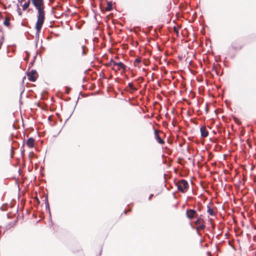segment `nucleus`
<instances>
[{
	"instance_id": "nucleus-22",
	"label": "nucleus",
	"mask_w": 256,
	"mask_h": 256,
	"mask_svg": "<svg viewBox=\"0 0 256 256\" xmlns=\"http://www.w3.org/2000/svg\"><path fill=\"white\" fill-rule=\"evenodd\" d=\"M114 62V60L112 59H111L109 62V64L112 65V63Z\"/></svg>"
},
{
	"instance_id": "nucleus-13",
	"label": "nucleus",
	"mask_w": 256,
	"mask_h": 256,
	"mask_svg": "<svg viewBox=\"0 0 256 256\" xmlns=\"http://www.w3.org/2000/svg\"><path fill=\"white\" fill-rule=\"evenodd\" d=\"M112 2H111V1L108 2V4H107V6L106 8V10L108 12L112 10Z\"/></svg>"
},
{
	"instance_id": "nucleus-6",
	"label": "nucleus",
	"mask_w": 256,
	"mask_h": 256,
	"mask_svg": "<svg viewBox=\"0 0 256 256\" xmlns=\"http://www.w3.org/2000/svg\"><path fill=\"white\" fill-rule=\"evenodd\" d=\"M231 45L232 48L234 50H240L243 46L238 40L234 41Z\"/></svg>"
},
{
	"instance_id": "nucleus-7",
	"label": "nucleus",
	"mask_w": 256,
	"mask_h": 256,
	"mask_svg": "<svg viewBox=\"0 0 256 256\" xmlns=\"http://www.w3.org/2000/svg\"><path fill=\"white\" fill-rule=\"evenodd\" d=\"M154 138L156 140L158 143L160 144H164V141L160 137L158 132L154 129Z\"/></svg>"
},
{
	"instance_id": "nucleus-12",
	"label": "nucleus",
	"mask_w": 256,
	"mask_h": 256,
	"mask_svg": "<svg viewBox=\"0 0 256 256\" xmlns=\"http://www.w3.org/2000/svg\"><path fill=\"white\" fill-rule=\"evenodd\" d=\"M30 0H28L22 6V10H26L30 6Z\"/></svg>"
},
{
	"instance_id": "nucleus-11",
	"label": "nucleus",
	"mask_w": 256,
	"mask_h": 256,
	"mask_svg": "<svg viewBox=\"0 0 256 256\" xmlns=\"http://www.w3.org/2000/svg\"><path fill=\"white\" fill-rule=\"evenodd\" d=\"M204 220L202 218V216H200L197 218L194 223L196 225L198 226V224L204 223Z\"/></svg>"
},
{
	"instance_id": "nucleus-25",
	"label": "nucleus",
	"mask_w": 256,
	"mask_h": 256,
	"mask_svg": "<svg viewBox=\"0 0 256 256\" xmlns=\"http://www.w3.org/2000/svg\"><path fill=\"white\" fill-rule=\"evenodd\" d=\"M153 196V194H151L149 197H148V200H150L152 199V197Z\"/></svg>"
},
{
	"instance_id": "nucleus-3",
	"label": "nucleus",
	"mask_w": 256,
	"mask_h": 256,
	"mask_svg": "<svg viewBox=\"0 0 256 256\" xmlns=\"http://www.w3.org/2000/svg\"><path fill=\"white\" fill-rule=\"evenodd\" d=\"M84 48L85 46L84 44H78L76 46L75 50L77 53L80 54L81 56H82L86 54Z\"/></svg>"
},
{
	"instance_id": "nucleus-21",
	"label": "nucleus",
	"mask_w": 256,
	"mask_h": 256,
	"mask_svg": "<svg viewBox=\"0 0 256 256\" xmlns=\"http://www.w3.org/2000/svg\"><path fill=\"white\" fill-rule=\"evenodd\" d=\"M18 14L19 16H22V11L20 10V8H18Z\"/></svg>"
},
{
	"instance_id": "nucleus-10",
	"label": "nucleus",
	"mask_w": 256,
	"mask_h": 256,
	"mask_svg": "<svg viewBox=\"0 0 256 256\" xmlns=\"http://www.w3.org/2000/svg\"><path fill=\"white\" fill-rule=\"evenodd\" d=\"M118 68L117 70H120L121 69L123 70H125L126 69V65L123 64L122 62H118Z\"/></svg>"
},
{
	"instance_id": "nucleus-1",
	"label": "nucleus",
	"mask_w": 256,
	"mask_h": 256,
	"mask_svg": "<svg viewBox=\"0 0 256 256\" xmlns=\"http://www.w3.org/2000/svg\"><path fill=\"white\" fill-rule=\"evenodd\" d=\"M32 4L38 10V20L36 24V35L38 36L45 18L44 2L42 0H30Z\"/></svg>"
},
{
	"instance_id": "nucleus-17",
	"label": "nucleus",
	"mask_w": 256,
	"mask_h": 256,
	"mask_svg": "<svg viewBox=\"0 0 256 256\" xmlns=\"http://www.w3.org/2000/svg\"><path fill=\"white\" fill-rule=\"evenodd\" d=\"M141 62V59L140 58H136L134 62V64L135 66H138V64L140 63Z\"/></svg>"
},
{
	"instance_id": "nucleus-4",
	"label": "nucleus",
	"mask_w": 256,
	"mask_h": 256,
	"mask_svg": "<svg viewBox=\"0 0 256 256\" xmlns=\"http://www.w3.org/2000/svg\"><path fill=\"white\" fill-rule=\"evenodd\" d=\"M186 216L188 218L192 220L197 216V213L194 210L190 209L186 210Z\"/></svg>"
},
{
	"instance_id": "nucleus-9",
	"label": "nucleus",
	"mask_w": 256,
	"mask_h": 256,
	"mask_svg": "<svg viewBox=\"0 0 256 256\" xmlns=\"http://www.w3.org/2000/svg\"><path fill=\"white\" fill-rule=\"evenodd\" d=\"M34 140L32 138H28L26 140V144L29 148H32L34 146Z\"/></svg>"
},
{
	"instance_id": "nucleus-24",
	"label": "nucleus",
	"mask_w": 256,
	"mask_h": 256,
	"mask_svg": "<svg viewBox=\"0 0 256 256\" xmlns=\"http://www.w3.org/2000/svg\"><path fill=\"white\" fill-rule=\"evenodd\" d=\"M44 204H46V202H48V198L46 197L45 198H44Z\"/></svg>"
},
{
	"instance_id": "nucleus-26",
	"label": "nucleus",
	"mask_w": 256,
	"mask_h": 256,
	"mask_svg": "<svg viewBox=\"0 0 256 256\" xmlns=\"http://www.w3.org/2000/svg\"><path fill=\"white\" fill-rule=\"evenodd\" d=\"M2 42H2V41H0V49L1 48V47H2Z\"/></svg>"
},
{
	"instance_id": "nucleus-23",
	"label": "nucleus",
	"mask_w": 256,
	"mask_h": 256,
	"mask_svg": "<svg viewBox=\"0 0 256 256\" xmlns=\"http://www.w3.org/2000/svg\"><path fill=\"white\" fill-rule=\"evenodd\" d=\"M118 63L117 62H116L115 61H114L112 63V65H114V66H118Z\"/></svg>"
},
{
	"instance_id": "nucleus-18",
	"label": "nucleus",
	"mask_w": 256,
	"mask_h": 256,
	"mask_svg": "<svg viewBox=\"0 0 256 256\" xmlns=\"http://www.w3.org/2000/svg\"><path fill=\"white\" fill-rule=\"evenodd\" d=\"M128 86L131 90H136V88L134 86V84L132 82L128 83Z\"/></svg>"
},
{
	"instance_id": "nucleus-27",
	"label": "nucleus",
	"mask_w": 256,
	"mask_h": 256,
	"mask_svg": "<svg viewBox=\"0 0 256 256\" xmlns=\"http://www.w3.org/2000/svg\"><path fill=\"white\" fill-rule=\"evenodd\" d=\"M112 68V70H115L114 68Z\"/></svg>"
},
{
	"instance_id": "nucleus-20",
	"label": "nucleus",
	"mask_w": 256,
	"mask_h": 256,
	"mask_svg": "<svg viewBox=\"0 0 256 256\" xmlns=\"http://www.w3.org/2000/svg\"><path fill=\"white\" fill-rule=\"evenodd\" d=\"M36 56H34L33 60H32V62H30V65H32H32L33 64H34V60H35V58H36Z\"/></svg>"
},
{
	"instance_id": "nucleus-15",
	"label": "nucleus",
	"mask_w": 256,
	"mask_h": 256,
	"mask_svg": "<svg viewBox=\"0 0 256 256\" xmlns=\"http://www.w3.org/2000/svg\"><path fill=\"white\" fill-rule=\"evenodd\" d=\"M10 18L8 17H6L4 22V24L6 26H9L10 25Z\"/></svg>"
},
{
	"instance_id": "nucleus-8",
	"label": "nucleus",
	"mask_w": 256,
	"mask_h": 256,
	"mask_svg": "<svg viewBox=\"0 0 256 256\" xmlns=\"http://www.w3.org/2000/svg\"><path fill=\"white\" fill-rule=\"evenodd\" d=\"M200 135L202 137L206 138L208 136V132L205 126H202L200 128Z\"/></svg>"
},
{
	"instance_id": "nucleus-5",
	"label": "nucleus",
	"mask_w": 256,
	"mask_h": 256,
	"mask_svg": "<svg viewBox=\"0 0 256 256\" xmlns=\"http://www.w3.org/2000/svg\"><path fill=\"white\" fill-rule=\"evenodd\" d=\"M36 74V70H32L30 72H28L27 76L28 80L32 82H35L37 78L36 76H35Z\"/></svg>"
},
{
	"instance_id": "nucleus-19",
	"label": "nucleus",
	"mask_w": 256,
	"mask_h": 256,
	"mask_svg": "<svg viewBox=\"0 0 256 256\" xmlns=\"http://www.w3.org/2000/svg\"><path fill=\"white\" fill-rule=\"evenodd\" d=\"M45 206H46V210H48L50 212V208L48 202H46L45 204Z\"/></svg>"
},
{
	"instance_id": "nucleus-14",
	"label": "nucleus",
	"mask_w": 256,
	"mask_h": 256,
	"mask_svg": "<svg viewBox=\"0 0 256 256\" xmlns=\"http://www.w3.org/2000/svg\"><path fill=\"white\" fill-rule=\"evenodd\" d=\"M207 212L210 215L212 216H215L216 213L214 212V210L212 209L209 206H207Z\"/></svg>"
},
{
	"instance_id": "nucleus-2",
	"label": "nucleus",
	"mask_w": 256,
	"mask_h": 256,
	"mask_svg": "<svg viewBox=\"0 0 256 256\" xmlns=\"http://www.w3.org/2000/svg\"><path fill=\"white\" fill-rule=\"evenodd\" d=\"M178 190L182 192H186L188 188V184L187 181L185 180H180L176 184Z\"/></svg>"
},
{
	"instance_id": "nucleus-16",
	"label": "nucleus",
	"mask_w": 256,
	"mask_h": 256,
	"mask_svg": "<svg viewBox=\"0 0 256 256\" xmlns=\"http://www.w3.org/2000/svg\"><path fill=\"white\" fill-rule=\"evenodd\" d=\"M198 226L196 228V230H197L198 234H199V232H198L199 230L204 229L205 228V225L204 224V223H202L200 224H198Z\"/></svg>"
}]
</instances>
